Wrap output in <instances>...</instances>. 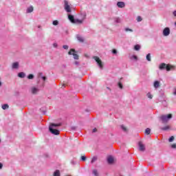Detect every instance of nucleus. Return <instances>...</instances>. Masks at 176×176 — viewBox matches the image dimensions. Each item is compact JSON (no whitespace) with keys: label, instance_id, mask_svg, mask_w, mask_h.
<instances>
[{"label":"nucleus","instance_id":"nucleus-1","mask_svg":"<svg viewBox=\"0 0 176 176\" xmlns=\"http://www.w3.org/2000/svg\"><path fill=\"white\" fill-rule=\"evenodd\" d=\"M68 19L69 21H71V23H72L73 24H82L83 21H85V19H86V14H84L83 17L81 19H75V16H74V15L69 14Z\"/></svg>","mask_w":176,"mask_h":176},{"label":"nucleus","instance_id":"nucleus-2","mask_svg":"<svg viewBox=\"0 0 176 176\" xmlns=\"http://www.w3.org/2000/svg\"><path fill=\"white\" fill-rule=\"evenodd\" d=\"M61 126V124H51L49 126V130L52 134L54 135H58L60 134V131L56 129V128L59 127Z\"/></svg>","mask_w":176,"mask_h":176},{"label":"nucleus","instance_id":"nucleus-3","mask_svg":"<svg viewBox=\"0 0 176 176\" xmlns=\"http://www.w3.org/2000/svg\"><path fill=\"white\" fill-rule=\"evenodd\" d=\"M159 68L161 71L163 69H166V71L169 72V71H174V69H175V66L170 64L166 65V63H161Z\"/></svg>","mask_w":176,"mask_h":176},{"label":"nucleus","instance_id":"nucleus-4","mask_svg":"<svg viewBox=\"0 0 176 176\" xmlns=\"http://www.w3.org/2000/svg\"><path fill=\"white\" fill-rule=\"evenodd\" d=\"M173 118V114H166L162 115L160 116V119L162 121V123L166 124V123H168V121Z\"/></svg>","mask_w":176,"mask_h":176},{"label":"nucleus","instance_id":"nucleus-5","mask_svg":"<svg viewBox=\"0 0 176 176\" xmlns=\"http://www.w3.org/2000/svg\"><path fill=\"white\" fill-rule=\"evenodd\" d=\"M64 9L67 13H71L72 9L71 8V3L67 0L64 1Z\"/></svg>","mask_w":176,"mask_h":176},{"label":"nucleus","instance_id":"nucleus-6","mask_svg":"<svg viewBox=\"0 0 176 176\" xmlns=\"http://www.w3.org/2000/svg\"><path fill=\"white\" fill-rule=\"evenodd\" d=\"M94 60L97 63V65L100 69H102L104 68V65L102 64V61L98 56H94L93 57Z\"/></svg>","mask_w":176,"mask_h":176},{"label":"nucleus","instance_id":"nucleus-7","mask_svg":"<svg viewBox=\"0 0 176 176\" xmlns=\"http://www.w3.org/2000/svg\"><path fill=\"white\" fill-rule=\"evenodd\" d=\"M68 54L69 56H73L74 60H79V55L76 54V51L74 49H70Z\"/></svg>","mask_w":176,"mask_h":176},{"label":"nucleus","instance_id":"nucleus-8","mask_svg":"<svg viewBox=\"0 0 176 176\" xmlns=\"http://www.w3.org/2000/svg\"><path fill=\"white\" fill-rule=\"evenodd\" d=\"M109 20H113L115 24H120L122 23V19L119 16H114L113 18H109Z\"/></svg>","mask_w":176,"mask_h":176},{"label":"nucleus","instance_id":"nucleus-9","mask_svg":"<svg viewBox=\"0 0 176 176\" xmlns=\"http://www.w3.org/2000/svg\"><path fill=\"white\" fill-rule=\"evenodd\" d=\"M170 28L166 27V28H164V30L162 31L163 36H168V35H170Z\"/></svg>","mask_w":176,"mask_h":176},{"label":"nucleus","instance_id":"nucleus-10","mask_svg":"<svg viewBox=\"0 0 176 176\" xmlns=\"http://www.w3.org/2000/svg\"><path fill=\"white\" fill-rule=\"evenodd\" d=\"M30 93L32 94H38L39 93V88L38 87H32L30 88Z\"/></svg>","mask_w":176,"mask_h":176},{"label":"nucleus","instance_id":"nucleus-11","mask_svg":"<svg viewBox=\"0 0 176 176\" xmlns=\"http://www.w3.org/2000/svg\"><path fill=\"white\" fill-rule=\"evenodd\" d=\"M138 146H139V151H140V152H145V144H144L142 142H138Z\"/></svg>","mask_w":176,"mask_h":176},{"label":"nucleus","instance_id":"nucleus-12","mask_svg":"<svg viewBox=\"0 0 176 176\" xmlns=\"http://www.w3.org/2000/svg\"><path fill=\"white\" fill-rule=\"evenodd\" d=\"M118 8H120V9H123L126 6V3L123 1H118L117 3Z\"/></svg>","mask_w":176,"mask_h":176},{"label":"nucleus","instance_id":"nucleus-13","mask_svg":"<svg viewBox=\"0 0 176 176\" xmlns=\"http://www.w3.org/2000/svg\"><path fill=\"white\" fill-rule=\"evenodd\" d=\"M153 87L155 89H159V87H160V81H159V80L154 81Z\"/></svg>","mask_w":176,"mask_h":176},{"label":"nucleus","instance_id":"nucleus-14","mask_svg":"<svg viewBox=\"0 0 176 176\" xmlns=\"http://www.w3.org/2000/svg\"><path fill=\"white\" fill-rule=\"evenodd\" d=\"M76 38L78 42H80V43H83V42H85V38H83L82 36L77 34Z\"/></svg>","mask_w":176,"mask_h":176},{"label":"nucleus","instance_id":"nucleus-15","mask_svg":"<svg viewBox=\"0 0 176 176\" xmlns=\"http://www.w3.org/2000/svg\"><path fill=\"white\" fill-rule=\"evenodd\" d=\"M19 62H14L12 65V69H19Z\"/></svg>","mask_w":176,"mask_h":176},{"label":"nucleus","instance_id":"nucleus-16","mask_svg":"<svg viewBox=\"0 0 176 176\" xmlns=\"http://www.w3.org/2000/svg\"><path fill=\"white\" fill-rule=\"evenodd\" d=\"M107 162L109 164H112V163H113V157L112 156L108 157Z\"/></svg>","mask_w":176,"mask_h":176},{"label":"nucleus","instance_id":"nucleus-17","mask_svg":"<svg viewBox=\"0 0 176 176\" xmlns=\"http://www.w3.org/2000/svg\"><path fill=\"white\" fill-rule=\"evenodd\" d=\"M26 12H27L28 13H32V12H34V7H32V6L28 7V8H27V10H26Z\"/></svg>","mask_w":176,"mask_h":176},{"label":"nucleus","instance_id":"nucleus-18","mask_svg":"<svg viewBox=\"0 0 176 176\" xmlns=\"http://www.w3.org/2000/svg\"><path fill=\"white\" fill-rule=\"evenodd\" d=\"M130 60H131L132 61H137V60H138V57L135 55H132L130 57Z\"/></svg>","mask_w":176,"mask_h":176},{"label":"nucleus","instance_id":"nucleus-19","mask_svg":"<svg viewBox=\"0 0 176 176\" xmlns=\"http://www.w3.org/2000/svg\"><path fill=\"white\" fill-rule=\"evenodd\" d=\"M53 176H60V170H56L53 173Z\"/></svg>","mask_w":176,"mask_h":176},{"label":"nucleus","instance_id":"nucleus-20","mask_svg":"<svg viewBox=\"0 0 176 176\" xmlns=\"http://www.w3.org/2000/svg\"><path fill=\"white\" fill-rule=\"evenodd\" d=\"M18 77L19 78H25V73H24V72H19L18 74Z\"/></svg>","mask_w":176,"mask_h":176},{"label":"nucleus","instance_id":"nucleus-21","mask_svg":"<svg viewBox=\"0 0 176 176\" xmlns=\"http://www.w3.org/2000/svg\"><path fill=\"white\" fill-rule=\"evenodd\" d=\"M2 109H3L4 111L6 109H9V104H4L1 106Z\"/></svg>","mask_w":176,"mask_h":176},{"label":"nucleus","instance_id":"nucleus-22","mask_svg":"<svg viewBox=\"0 0 176 176\" xmlns=\"http://www.w3.org/2000/svg\"><path fill=\"white\" fill-rule=\"evenodd\" d=\"M146 60H147V61H152V57L151 56V54H148L146 56Z\"/></svg>","mask_w":176,"mask_h":176},{"label":"nucleus","instance_id":"nucleus-23","mask_svg":"<svg viewBox=\"0 0 176 176\" xmlns=\"http://www.w3.org/2000/svg\"><path fill=\"white\" fill-rule=\"evenodd\" d=\"M146 97L149 98V100H152L153 98V95L151 92L146 94Z\"/></svg>","mask_w":176,"mask_h":176},{"label":"nucleus","instance_id":"nucleus-24","mask_svg":"<svg viewBox=\"0 0 176 176\" xmlns=\"http://www.w3.org/2000/svg\"><path fill=\"white\" fill-rule=\"evenodd\" d=\"M140 49H141V45H135L134 46V50H135L136 52H138V50H140Z\"/></svg>","mask_w":176,"mask_h":176},{"label":"nucleus","instance_id":"nucleus-25","mask_svg":"<svg viewBox=\"0 0 176 176\" xmlns=\"http://www.w3.org/2000/svg\"><path fill=\"white\" fill-rule=\"evenodd\" d=\"M161 130H162L163 131H167V130H170V126H166L162 127Z\"/></svg>","mask_w":176,"mask_h":176},{"label":"nucleus","instance_id":"nucleus-26","mask_svg":"<svg viewBox=\"0 0 176 176\" xmlns=\"http://www.w3.org/2000/svg\"><path fill=\"white\" fill-rule=\"evenodd\" d=\"M97 159H98L97 157L96 156L93 157L91 160V164H93V163H96V162H97Z\"/></svg>","mask_w":176,"mask_h":176},{"label":"nucleus","instance_id":"nucleus-27","mask_svg":"<svg viewBox=\"0 0 176 176\" xmlns=\"http://www.w3.org/2000/svg\"><path fill=\"white\" fill-rule=\"evenodd\" d=\"M145 134H146L147 135H149V134H151V129L149 128L146 129Z\"/></svg>","mask_w":176,"mask_h":176},{"label":"nucleus","instance_id":"nucleus-28","mask_svg":"<svg viewBox=\"0 0 176 176\" xmlns=\"http://www.w3.org/2000/svg\"><path fill=\"white\" fill-rule=\"evenodd\" d=\"M124 31H125V32H133V30H132V29H130V28H126L124 29Z\"/></svg>","mask_w":176,"mask_h":176},{"label":"nucleus","instance_id":"nucleus-29","mask_svg":"<svg viewBox=\"0 0 176 176\" xmlns=\"http://www.w3.org/2000/svg\"><path fill=\"white\" fill-rule=\"evenodd\" d=\"M39 76H41V79H43V80L45 82V80H46V76H42V73L39 74Z\"/></svg>","mask_w":176,"mask_h":176},{"label":"nucleus","instance_id":"nucleus-30","mask_svg":"<svg viewBox=\"0 0 176 176\" xmlns=\"http://www.w3.org/2000/svg\"><path fill=\"white\" fill-rule=\"evenodd\" d=\"M94 175H96V176H98V171H97L96 169H94L93 171H92Z\"/></svg>","mask_w":176,"mask_h":176},{"label":"nucleus","instance_id":"nucleus-31","mask_svg":"<svg viewBox=\"0 0 176 176\" xmlns=\"http://www.w3.org/2000/svg\"><path fill=\"white\" fill-rule=\"evenodd\" d=\"M52 24L53 25H58V21H53Z\"/></svg>","mask_w":176,"mask_h":176},{"label":"nucleus","instance_id":"nucleus-32","mask_svg":"<svg viewBox=\"0 0 176 176\" xmlns=\"http://www.w3.org/2000/svg\"><path fill=\"white\" fill-rule=\"evenodd\" d=\"M121 129L123 130V131H127V128H126L124 125H121Z\"/></svg>","mask_w":176,"mask_h":176},{"label":"nucleus","instance_id":"nucleus-33","mask_svg":"<svg viewBox=\"0 0 176 176\" xmlns=\"http://www.w3.org/2000/svg\"><path fill=\"white\" fill-rule=\"evenodd\" d=\"M118 86L120 87V89H123V84H122V82H118Z\"/></svg>","mask_w":176,"mask_h":176},{"label":"nucleus","instance_id":"nucleus-34","mask_svg":"<svg viewBox=\"0 0 176 176\" xmlns=\"http://www.w3.org/2000/svg\"><path fill=\"white\" fill-rule=\"evenodd\" d=\"M137 21H138V23H140V21H142V18L140 16H138Z\"/></svg>","mask_w":176,"mask_h":176},{"label":"nucleus","instance_id":"nucleus-35","mask_svg":"<svg viewBox=\"0 0 176 176\" xmlns=\"http://www.w3.org/2000/svg\"><path fill=\"white\" fill-rule=\"evenodd\" d=\"M173 95L176 97V87H174L173 89Z\"/></svg>","mask_w":176,"mask_h":176},{"label":"nucleus","instance_id":"nucleus-36","mask_svg":"<svg viewBox=\"0 0 176 176\" xmlns=\"http://www.w3.org/2000/svg\"><path fill=\"white\" fill-rule=\"evenodd\" d=\"M28 79H34V76H33V74H29V75L28 76Z\"/></svg>","mask_w":176,"mask_h":176},{"label":"nucleus","instance_id":"nucleus-37","mask_svg":"<svg viewBox=\"0 0 176 176\" xmlns=\"http://www.w3.org/2000/svg\"><path fill=\"white\" fill-rule=\"evenodd\" d=\"M169 142H173L174 141V136H171L169 139H168Z\"/></svg>","mask_w":176,"mask_h":176},{"label":"nucleus","instance_id":"nucleus-38","mask_svg":"<svg viewBox=\"0 0 176 176\" xmlns=\"http://www.w3.org/2000/svg\"><path fill=\"white\" fill-rule=\"evenodd\" d=\"M162 105H164V107H167V105H168L167 102L166 100H163Z\"/></svg>","mask_w":176,"mask_h":176},{"label":"nucleus","instance_id":"nucleus-39","mask_svg":"<svg viewBox=\"0 0 176 176\" xmlns=\"http://www.w3.org/2000/svg\"><path fill=\"white\" fill-rule=\"evenodd\" d=\"M63 49H65V50H68L69 47L67 45H65L63 46Z\"/></svg>","mask_w":176,"mask_h":176},{"label":"nucleus","instance_id":"nucleus-40","mask_svg":"<svg viewBox=\"0 0 176 176\" xmlns=\"http://www.w3.org/2000/svg\"><path fill=\"white\" fill-rule=\"evenodd\" d=\"M53 47H55V48L58 47V44H57V43H53Z\"/></svg>","mask_w":176,"mask_h":176},{"label":"nucleus","instance_id":"nucleus-41","mask_svg":"<svg viewBox=\"0 0 176 176\" xmlns=\"http://www.w3.org/2000/svg\"><path fill=\"white\" fill-rule=\"evenodd\" d=\"M81 160H82V162L86 161V156H85V155L81 156Z\"/></svg>","mask_w":176,"mask_h":176},{"label":"nucleus","instance_id":"nucleus-42","mask_svg":"<svg viewBox=\"0 0 176 176\" xmlns=\"http://www.w3.org/2000/svg\"><path fill=\"white\" fill-rule=\"evenodd\" d=\"M112 53H113V54H118V50L114 49L112 50Z\"/></svg>","mask_w":176,"mask_h":176},{"label":"nucleus","instance_id":"nucleus-43","mask_svg":"<svg viewBox=\"0 0 176 176\" xmlns=\"http://www.w3.org/2000/svg\"><path fill=\"white\" fill-rule=\"evenodd\" d=\"M171 148H173V149H175L176 148V144H173L171 145Z\"/></svg>","mask_w":176,"mask_h":176},{"label":"nucleus","instance_id":"nucleus-44","mask_svg":"<svg viewBox=\"0 0 176 176\" xmlns=\"http://www.w3.org/2000/svg\"><path fill=\"white\" fill-rule=\"evenodd\" d=\"M74 65H79V61L76 60L74 62Z\"/></svg>","mask_w":176,"mask_h":176},{"label":"nucleus","instance_id":"nucleus-45","mask_svg":"<svg viewBox=\"0 0 176 176\" xmlns=\"http://www.w3.org/2000/svg\"><path fill=\"white\" fill-rule=\"evenodd\" d=\"M173 15L174 16V17H176V10L173 12Z\"/></svg>","mask_w":176,"mask_h":176},{"label":"nucleus","instance_id":"nucleus-46","mask_svg":"<svg viewBox=\"0 0 176 176\" xmlns=\"http://www.w3.org/2000/svg\"><path fill=\"white\" fill-rule=\"evenodd\" d=\"M92 133H97V129L94 128L92 131Z\"/></svg>","mask_w":176,"mask_h":176},{"label":"nucleus","instance_id":"nucleus-47","mask_svg":"<svg viewBox=\"0 0 176 176\" xmlns=\"http://www.w3.org/2000/svg\"><path fill=\"white\" fill-rule=\"evenodd\" d=\"M2 167H3V164H2V163L0 162V170H1Z\"/></svg>","mask_w":176,"mask_h":176},{"label":"nucleus","instance_id":"nucleus-48","mask_svg":"<svg viewBox=\"0 0 176 176\" xmlns=\"http://www.w3.org/2000/svg\"><path fill=\"white\" fill-rule=\"evenodd\" d=\"M108 90H110L109 87H107Z\"/></svg>","mask_w":176,"mask_h":176},{"label":"nucleus","instance_id":"nucleus-49","mask_svg":"<svg viewBox=\"0 0 176 176\" xmlns=\"http://www.w3.org/2000/svg\"><path fill=\"white\" fill-rule=\"evenodd\" d=\"M175 27H176V22L175 23Z\"/></svg>","mask_w":176,"mask_h":176},{"label":"nucleus","instance_id":"nucleus-50","mask_svg":"<svg viewBox=\"0 0 176 176\" xmlns=\"http://www.w3.org/2000/svg\"><path fill=\"white\" fill-rule=\"evenodd\" d=\"M0 142H1V140H0Z\"/></svg>","mask_w":176,"mask_h":176}]
</instances>
